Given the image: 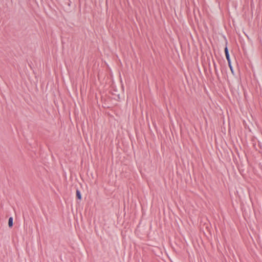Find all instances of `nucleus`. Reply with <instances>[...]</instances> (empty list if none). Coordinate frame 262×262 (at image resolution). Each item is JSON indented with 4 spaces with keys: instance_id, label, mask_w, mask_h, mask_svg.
I'll list each match as a JSON object with an SVG mask.
<instances>
[{
    "instance_id": "nucleus-1",
    "label": "nucleus",
    "mask_w": 262,
    "mask_h": 262,
    "mask_svg": "<svg viewBox=\"0 0 262 262\" xmlns=\"http://www.w3.org/2000/svg\"><path fill=\"white\" fill-rule=\"evenodd\" d=\"M225 53L226 59L228 61V64H230V62H231V60H230V56H229L227 47H226L225 48Z\"/></svg>"
},
{
    "instance_id": "nucleus-2",
    "label": "nucleus",
    "mask_w": 262,
    "mask_h": 262,
    "mask_svg": "<svg viewBox=\"0 0 262 262\" xmlns=\"http://www.w3.org/2000/svg\"><path fill=\"white\" fill-rule=\"evenodd\" d=\"M8 225H9V227L10 228L13 226V218L12 217H10L9 219Z\"/></svg>"
},
{
    "instance_id": "nucleus-3",
    "label": "nucleus",
    "mask_w": 262,
    "mask_h": 262,
    "mask_svg": "<svg viewBox=\"0 0 262 262\" xmlns=\"http://www.w3.org/2000/svg\"><path fill=\"white\" fill-rule=\"evenodd\" d=\"M76 196H77V198L79 200H81V193H80V191L79 190H76Z\"/></svg>"
},
{
    "instance_id": "nucleus-4",
    "label": "nucleus",
    "mask_w": 262,
    "mask_h": 262,
    "mask_svg": "<svg viewBox=\"0 0 262 262\" xmlns=\"http://www.w3.org/2000/svg\"><path fill=\"white\" fill-rule=\"evenodd\" d=\"M228 65H229V68H230V70H231V71L232 73H233V68H232V66H231V62H230V64H228Z\"/></svg>"
},
{
    "instance_id": "nucleus-5",
    "label": "nucleus",
    "mask_w": 262,
    "mask_h": 262,
    "mask_svg": "<svg viewBox=\"0 0 262 262\" xmlns=\"http://www.w3.org/2000/svg\"><path fill=\"white\" fill-rule=\"evenodd\" d=\"M214 70H215V73L217 74V70H216V65H215V63H214Z\"/></svg>"
}]
</instances>
